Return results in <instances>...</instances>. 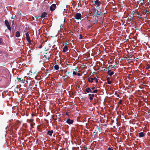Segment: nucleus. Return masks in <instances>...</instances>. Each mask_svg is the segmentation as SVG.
<instances>
[{
	"mask_svg": "<svg viewBox=\"0 0 150 150\" xmlns=\"http://www.w3.org/2000/svg\"><path fill=\"white\" fill-rule=\"evenodd\" d=\"M98 16L94 15L91 18V21L93 24H95L98 22Z\"/></svg>",
	"mask_w": 150,
	"mask_h": 150,
	"instance_id": "f257e3e1",
	"label": "nucleus"
},
{
	"mask_svg": "<svg viewBox=\"0 0 150 150\" xmlns=\"http://www.w3.org/2000/svg\"><path fill=\"white\" fill-rule=\"evenodd\" d=\"M5 25L7 27L8 29L11 31V28L9 25V23L8 21L7 20H5Z\"/></svg>",
	"mask_w": 150,
	"mask_h": 150,
	"instance_id": "f03ea898",
	"label": "nucleus"
},
{
	"mask_svg": "<svg viewBox=\"0 0 150 150\" xmlns=\"http://www.w3.org/2000/svg\"><path fill=\"white\" fill-rule=\"evenodd\" d=\"M17 79H18V81L20 82H21L22 83H25V80L24 79V78H20L19 77V76H17Z\"/></svg>",
	"mask_w": 150,
	"mask_h": 150,
	"instance_id": "7ed1b4c3",
	"label": "nucleus"
},
{
	"mask_svg": "<svg viewBox=\"0 0 150 150\" xmlns=\"http://www.w3.org/2000/svg\"><path fill=\"white\" fill-rule=\"evenodd\" d=\"M81 15L80 13H76L75 14V18L77 20L81 19Z\"/></svg>",
	"mask_w": 150,
	"mask_h": 150,
	"instance_id": "20e7f679",
	"label": "nucleus"
},
{
	"mask_svg": "<svg viewBox=\"0 0 150 150\" xmlns=\"http://www.w3.org/2000/svg\"><path fill=\"white\" fill-rule=\"evenodd\" d=\"M93 12L94 13L100 16L102 14L101 12L99 11L96 9H94Z\"/></svg>",
	"mask_w": 150,
	"mask_h": 150,
	"instance_id": "39448f33",
	"label": "nucleus"
},
{
	"mask_svg": "<svg viewBox=\"0 0 150 150\" xmlns=\"http://www.w3.org/2000/svg\"><path fill=\"white\" fill-rule=\"evenodd\" d=\"M50 53H46L44 55V57L46 59L48 60L50 58Z\"/></svg>",
	"mask_w": 150,
	"mask_h": 150,
	"instance_id": "423d86ee",
	"label": "nucleus"
},
{
	"mask_svg": "<svg viewBox=\"0 0 150 150\" xmlns=\"http://www.w3.org/2000/svg\"><path fill=\"white\" fill-rule=\"evenodd\" d=\"M74 121L73 120H71L70 118L68 119L67 121L66 122L69 125L72 124L74 122Z\"/></svg>",
	"mask_w": 150,
	"mask_h": 150,
	"instance_id": "0eeeda50",
	"label": "nucleus"
},
{
	"mask_svg": "<svg viewBox=\"0 0 150 150\" xmlns=\"http://www.w3.org/2000/svg\"><path fill=\"white\" fill-rule=\"evenodd\" d=\"M56 6L55 4H53L51 5L50 8V9L51 11H53L55 10Z\"/></svg>",
	"mask_w": 150,
	"mask_h": 150,
	"instance_id": "6e6552de",
	"label": "nucleus"
},
{
	"mask_svg": "<svg viewBox=\"0 0 150 150\" xmlns=\"http://www.w3.org/2000/svg\"><path fill=\"white\" fill-rule=\"evenodd\" d=\"M137 4H139L140 2L141 3V4L143 5H146V4H145L146 2H145V0H137Z\"/></svg>",
	"mask_w": 150,
	"mask_h": 150,
	"instance_id": "1a4fd4ad",
	"label": "nucleus"
},
{
	"mask_svg": "<svg viewBox=\"0 0 150 150\" xmlns=\"http://www.w3.org/2000/svg\"><path fill=\"white\" fill-rule=\"evenodd\" d=\"M139 137H143L145 136V134L143 132L139 133Z\"/></svg>",
	"mask_w": 150,
	"mask_h": 150,
	"instance_id": "9d476101",
	"label": "nucleus"
},
{
	"mask_svg": "<svg viewBox=\"0 0 150 150\" xmlns=\"http://www.w3.org/2000/svg\"><path fill=\"white\" fill-rule=\"evenodd\" d=\"M47 13L46 12H44L42 13L40 17L41 18H45L47 16Z\"/></svg>",
	"mask_w": 150,
	"mask_h": 150,
	"instance_id": "9b49d317",
	"label": "nucleus"
},
{
	"mask_svg": "<svg viewBox=\"0 0 150 150\" xmlns=\"http://www.w3.org/2000/svg\"><path fill=\"white\" fill-rule=\"evenodd\" d=\"M94 3L97 6H100V3L99 0H96V1H94Z\"/></svg>",
	"mask_w": 150,
	"mask_h": 150,
	"instance_id": "f8f14e48",
	"label": "nucleus"
},
{
	"mask_svg": "<svg viewBox=\"0 0 150 150\" xmlns=\"http://www.w3.org/2000/svg\"><path fill=\"white\" fill-rule=\"evenodd\" d=\"M111 71V70H109L108 71V72H107V73H108V75H110V76H112V75H113L114 73V71H112L111 72H110V71Z\"/></svg>",
	"mask_w": 150,
	"mask_h": 150,
	"instance_id": "ddd939ff",
	"label": "nucleus"
},
{
	"mask_svg": "<svg viewBox=\"0 0 150 150\" xmlns=\"http://www.w3.org/2000/svg\"><path fill=\"white\" fill-rule=\"evenodd\" d=\"M88 96L90 97V100H91L93 99V97H94V95L93 94H89Z\"/></svg>",
	"mask_w": 150,
	"mask_h": 150,
	"instance_id": "4468645a",
	"label": "nucleus"
},
{
	"mask_svg": "<svg viewBox=\"0 0 150 150\" xmlns=\"http://www.w3.org/2000/svg\"><path fill=\"white\" fill-rule=\"evenodd\" d=\"M53 132V131L52 130H51V131L49 130L47 131V133L50 136H52Z\"/></svg>",
	"mask_w": 150,
	"mask_h": 150,
	"instance_id": "2eb2a0df",
	"label": "nucleus"
},
{
	"mask_svg": "<svg viewBox=\"0 0 150 150\" xmlns=\"http://www.w3.org/2000/svg\"><path fill=\"white\" fill-rule=\"evenodd\" d=\"M85 91L87 93H88L90 92H92L91 89L90 88H86V89Z\"/></svg>",
	"mask_w": 150,
	"mask_h": 150,
	"instance_id": "dca6fc26",
	"label": "nucleus"
},
{
	"mask_svg": "<svg viewBox=\"0 0 150 150\" xmlns=\"http://www.w3.org/2000/svg\"><path fill=\"white\" fill-rule=\"evenodd\" d=\"M34 89V88L33 86H32L31 84H30L29 85V87L28 88V89L29 90H31Z\"/></svg>",
	"mask_w": 150,
	"mask_h": 150,
	"instance_id": "f3484780",
	"label": "nucleus"
},
{
	"mask_svg": "<svg viewBox=\"0 0 150 150\" xmlns=\"http://www.w3.org/2000/svg\"><path fill=\"white\" fill-rule=\"evenodd\" d=\"M95 78H89L88 79V81L90 83H92L93 82V80Z\"/></svg>",
	"mask_w": 150,
	"mask_h": 150,
	"instance_id": "a211bd4d",
	"label": "nucleus"
},
{
	"mask_svg": "<svg viewBox=\"0 0 150 150\" xmlns=\"http://www.w3.org/2000/svg\"><path fill=\"white\" fill-rule=\"evenodd\" d=\"M68 50V47L67 45L65 46L64 47L63 49V52H66L67 51V50Z\"/></svg>",
	"mask_w": 150,
	"mask_h": 150,
	"instance_id": "6ab92c4d",
	"label": "nucleus"
},
{
	"mask_svg": "<svg viewBox=\"0 0 150 150\" xmlns=\"http://www.w3.org/2000/svg\"><path fill=\"white\" fill-rule=\"evenodd\" d=\"M20 36V33L18 31H17L16 33V36L17 37H19Z\"/></svg>",
	"mask_w": 150,
	"mask_h": 150,
	"instance_id": "aec40b11",
	"label": "nucleus"
},
{
	"mask_svg": "<svg viewBox=\"0 0 150 150\" xmlns=\"http://www.w3.org/2000/svg\"><path fill=\"white\" fill-rule=\"evenodd\" d=\"M54 68L55 69L57 70L59 68V67L58 65H55L54 66Z\"/></svg>",
	"mask_w": 150,
	"mask_h": 150,
	"instance_id": "412c9836",
	"label": "nucleus"
},
{
	"mask_svg": "<svg viewBox=\"0 0 150 150\" xmlns=\"http://www.w3.org/2000/svg\"><path fill=\"white\" fill-rule=\"evenodd\" d=\"M29 43V44L30 45H31L33 46L34 45H35V42H32L31 41Z\"/></svg>",
	"mask_w": 150,
	"mask_h": 150,
	"instance_id": "4be33fe9",
	"label": "nucleus"
},
{
	"mask_svg": "<svg viewBox=\"0 0 150 150\" xmlns=\"http://www.w3.org/2000/svg\"><path fill=\"white\" fill-rule=\"evenodd\" d=\"M26 38H30V36L28 32H27L25 34Z\"/></svg>",
	"mask_w": 150,
	"mask_h": 150,
	"instance_id": "5701e85b",
	"label": "nucleus"
},
{
	"mask_svg": "<svg viewBox=\"0 0 150 150\" xmlns=\"http://www.w3.org/2000/svg\"><path fill=\"white\" fill-rule=\"evenodd\" d=\"M76 69H73V74H74L75 75H77L76 73L74 71V70H76Z\"/></svg>",
	"mask_w": 150,
	"mask_h": 150,
	"instance_id": "b1692460",
	"label": "nucleus"
},
{
	"mask_svg": "<svg viewBox=\"0 0 150 150\" xmlns=\"http://www.w3.org/2000/svg\"><path fill=\"white\" fill-rule=\"evenodd\" d=\"M150 68V65L149 64H147L146 65V69H149Z\"/></svg>",
	"mask_w": 150,
	"mask_h": 150,
	"instance_id": "393cba45",
	"label": "nucleus"
},
{
	"mask_svg": "<svg viewBox=\"0 0 150 150\" xmlns=\"http://www.w3.org/2000/svg\"><path fill=\"white\" fill-rule=\"evenodd\" d=\"M35 125V124L34 123H33L30 124V125L31 127L32 128H33V126Z\"/></svg>",
	"mask_w": 150,
	"mask_h": 150,
	"instance_id": "a878e982",
	"label": "nucleus"
},
{
	"mask_svg": "<svg viewBox=\"0 0 150 150\" xmlns=\"http://www.w3.org/2000/svg\"><path fill=\"white\" fill-rule=\"evenodd\" d=\"M83 36L81 34H80L79 35V39H83Z\"/></svg>",
	"mask_w": 150,
	"mask_h": 150,
	"instance_id": "bb28decb",
	"label": "nucleus"
},
{
	"mask_svg": "<svg viewBox=\"0 0 150 150\" xmlns=\"http://www.w3.org/2000/svg\"><path fill=\"white\" fill-rule=\"evenodd\" d=\"M26 39L27 41L29 43L31 41L30 38H26Z\"/></svg>",
	"mask_w": 150,
	"mask_h": 150,
	"instance_id": "cd10ccee",
	"label": "nucleus"
},
{
	"mask_svg": "<svg viewBox=\"0 0 150 150\" xmlns=\"http://www.w3.org/2000/svg\"><path fill=\"white\" fill-rule=\"evenodd\" d=\"M98 90H97L96 89V90H93L92 92L93 93H96L98 92Z\"/></svg>",
	"mask_w": 150,
	"mask_h": 150,
	"instance_id": "c85d7f7f",
	"label": "nucleus"
},
{
	"mask_svg": "<svg viewBox=\"0 0 150 150\" xmlns=\"http://www.w3.org/2000/svg\"><path fill=\"white\" fill-rule=\"evenodd\" d=\"M96 130L95 131L93 132V136L94 135H95L96 134H98L97 132H96Z\"/></svg>",
	"mask_w": 150,
	"mask_h": 150,
	"instance_id": "c756f323",
	"label": "nucleus"
},
{
	"mask_svg": "<svg viewBox=\"0 0 150 150\" xmlns=\"http://www.w3.org/2000/svg\"><path fill=\"white\" fill-rule=\"evenodd\" d=\"M3 42V41L2 39L0 38V45H1Z\"/></svg>",
	"mask_w": 150,
	"mask_h": 150,
	"instance_id": "7c9ffc66",
	"label": "nucleus"
},
{
	"mask_svg": "<svg viewBox=\"0 0 150 150\" xmlns=\"http://www.w3.org/2000/svg\"><path fill=\"white\" fill-rule=\"evenodd\" d=\"M136 13V12L135 11H133L132 13H131V15H133L134 16L135 14Z\"/></svg>",
	"mask_w": 150,
	"mask_h": 150,
	"instance_id": "2f4dec72",
	"label": "nucleus"
},
{
	"mask_svg": "<svg viewBox=\"0 0 150 150\" xmlns=\"http://www.w3.org/2000/svg\"><path fill=\"white\" fill-rule=\"evenodd\" d=\"M82 68H83L84 67H85L86 69L87 68V67L86 66V65H85L83 64L82 65Z\"/></svg>",
	"mask_w": 150,
	"mask_h": 150,
	"instance_id": "473e14b6",
	"label": "nucleus"
},
{
	"mask_svg": "<svg viewBox=\"0 0 150 150\" xmlns=\"http://www.w3.org/2000/svg\"><path fill=\"white\" fill-rule=\"evenodd\" d=\"M33 120H34L33 119H30L29 120V122H32L33 121Z\"/></svg>",
	"mask_w": 150,
	"mask_h": 150,
	"instance_id": "72a5a7b5",
	"label": "nucleus"
},
{
	"mask_svg": "<svg viewBox=\"0 0 150 150\" xmlns=\"http://www.w3.org/2000/svg\"><path fill=\"white\" fill-rule=\"evenodd\" d=\"M88 23L90 24L91 23H92V22L91 21V20H88Z\"/></svg>",
	"mask_w": 150,
	"mask_h": 150,
	"instance_id": "f704fd0d",
	"label": "nucleus"
},
{
	"mask_svg": "<svg viewBox=\"0 0 150 150\" xmlns=\"http://www.w3.org/2000/svg\"><path fill=\"white\" fill-rule=\"evenodd\" d=\"M119 103L120 104H122V100H120L119 102Z\"/></svg>",
	"mask_w": 150,
	"mask_h": 150,
	"instance_id": "c9c22d12",
	"label": "nucleus"
},
{
	"mask_svg": "<svg viewBox=\"0 0 150 150\" xmlns=\"http://www.w3.org/2000/svg\"><path fill=\"white\" fill-rule=\"evenodd\" d=\"M107 83L108 84H110L112 83L111 81H110L109 80L107 81Z\"/></svg>",
	"mask_w": 150,
	"mask_h": 150,
	"instance_id": "e433bc0d",
	"label": "nucleus"
},
{
	"mask_svg": "<svg viewBox=\"0 0 150 150\" xmlns=\"http://www.w3.org/2000/svg\"><path fill=\"white\" fill-rule=\"evenodd\" d=\"M97 128H98V129L99 131V132H100V127L98 126H97Z\"/></svg>",
	"mask_w": 150,
	"mask_h": 150,
	"instance_id": "4c0bfd02",
	"label": "nucleus"
},
{
	"mask_svg": "<svg viewBox=\"0 0 150 150\" xmlns=\"http://www.w3.org/2000/svg\"><path fill=\"white\" fill-rule=\"evenodd\" d=\"M136 14L138 15H140V13H139V12L137 11L136 12Z\"/></svg>",
	"mask_w": 150,
	"mask_h": 150,
	"instance_id": "58836bf2",
	"label": "nucleus"
},
{
	"mask_svg": "<svg viewBox=\"0 0 150 150\" xmlns=\"http://www.w3.org/2000/svg\"><path fill=\"white\" fill-rule=\"evenodd\" d=\"M92 26V25H89L88 26V28H91Z\"/></svg>",
	"mask_w": 150,
	"mask_h": 150,
	"instance_id": "ea45409f",
	"label": "nucleus"
},
{
	"mask_svg": "<svg viewBox=\"0 0 150 150\" xmlns=\"http://www.w3.org/2000/svg\"><path fill=\"white\" fill-rule=\"evenodd\" d=\"M94 79L95 80L96 82V83H97L98 82V80L97 79L95 78V79Z\"/></svg>",
	"mask_w": 150,
	"mask_h": 150,
	"instance_id": "a19ab883",
	"label": "nucleus"
},
{
	"mask_svg": "<svg viewBox=\"0 0 150 150\" xmlns=\"http://www.w3.org/2000/svg\"><path fill=\"white\" fill-rule=\"evenodd\" d=\"M108 150H114L113 149L109 147L108 148Z\"/></svg>",
	"mask_w": 150,
	"mask_h": 150,
	"instance_id": "79ce46f5",
	"label": "nucleus"
},
{
	"mask_svg": "<svg viewBox=\"0 0 150 150\" xmlns=\"http://www.w3.org/2000/svg\"><path fill=\"white\" fill-rule=\"evenodd\" d=\"M42 47V45H40L38 46V48L39 49L41 48Z\"/></svg>",
	"mask_w": 150,
	"mask_h": 150,
	"instance_id": "37998d69",
	"label": "nucleus"
},
{
	"mask_svg": "<svg viewBox=\"0 0 150 150\" xmlns=\"http://www.w3.org/2000/svg\"><path fill=\"white\" fill-rule=\"evenodd\" d=\"M115 66V65H110V66H109V67H111L112 68H113Z\"/></svg>",
	"mask_w": 150,
	"mask_h": 150,
	"instance_id": "c03bdc74",
	"label": "nucleus"
},
{
	"mask_svg": "<svg viewBox=\"0 0 150 150\" xmlns=\"http://www.w3.org/2000/svg\"><path fill=\"white\" fill-rule=\"evenodd\" d=\"M77 75L78 76H80L81 75V74L79 73H78L77 74Z\"/></svg>",
	"mask_w": 150,
	"mask_h": 150,
	"instance_id": "a18cd8bd",
	"label": "nucleus"
},
{
	"mask_svg": "<svg viewBox=\"0 0 150 150\" xmlns=\"http://www.w3.org/2000/svg\"><path fill=\"white\" fill-rule=\"evenodd\" d=\"M107 81L109 80V79H110L109 77H108V76H107Z\"/></svg>",
	"mask_w": 150,
	"mask_h": 150,
	"instance_id": "49530a36",
	"label": "nucleus"
},
{
	"mask_svg": "<svg viewBox=\"0 0 150 150\" xmlns=\"http://www.w3.org/2000/svg\"><path fill=\"white\" fill-rule=\"evenodd\" d=\"M132 18L131 17V18L130 19V20L131 21H132L133 20V18Z\"/></svg>",
	"mask_w": 150,
	"mask_h": 150,
	"instance_id": "de8ad7c7",
	"label": "nucleus"
},
{
	"mask_svg": "<svg viewBox=\"0 0 150 150\" xmlns=\"http://www.w3.org/2000/svg\"><path fill=\"white\" fill-rule=\"evenodd\" d=\"M35 18H36L37 19H38V18H40V17H39V16H35Z\"/></svg>",
	"mask_w": 150,
	"mask_h": 150,
	"instance_id": "09e8293b",
	"label": "nucleus"
},
{
	"mask_svg": "<svg viewBox=\"0 0 150 150\" xmlns=\"http://www.w3.org/2000/svg\"><path fill=\"white\" fill-rule=\"evenodd\" d=\"M14 20H13V21H12V25H13L14 24Z\"/></svg>",
	"mask_w": 150,
	"mask_h": 150,
	"instance_id": "8fccbe9b",
	"label": "nucleus"
},
{
	"mask_svg": "<svg viewBox=\"0 0 150 150\" xmlns=\"http://www.w3.org/2000/svg\"><path fill=\"white\" fill-rule=\"evenodd\" d=\"M95 88V87H92V88H91V89L92 90H94V89Z\"/></svg>",
	"mask_w": 150,
	"mask_h": 150,
	"instance_id": "3c124183",
	"label": "nucleus"
},
{
	"mask_svg": "<svg viewBox=\"0 0 150 150\" xmlns=\"http://www.w3.org/2000/svg\"><path fill=\"white\" fill-rule=\"evenodd\" d=\"M103 21L102 20H101V22H100V23L101 24H102L103 23Z\"/></svg>",
	"mask_w": 150,
	"mask_h": 150,
	"instance_id": "603ef678",
	"label": "nucleus"
},
{
	"mask_svg": "<svg viewBox=\"0 0 150 150\" xmlns=\"http://www.w3.org/2000/svg\"><path fill=\"white\" fill-rule=\"evenodd\" d=\"M132 16H131V18H133L134 17V15H132Z\"/></svg>",
	"mask_w": 150,
	"mask_h": 150,
	"instance_id": "864d4df0",
	"label": "nucleus"
},
{
	"mask_svg": "<svg viewBox=\"0 0 150 150\" xmlns=\"http://www.w3.org/2000/svg\"><path fill=\"white\" fill-rule=\"evenodd\" d=\"M117 91H116L115 92V95H117Z\"/></svg>",
	"mask_w": 150,
	"mask_h": 150,
	"instance_id": "5fc2aeb1",
	"label": "nucleus"
},
{
	"mask_svg": "<svg viewBox=\"0 0 150 150\" xmlns=\"http://www.w3.org/2000/svg\"><path fill=\"white\" fill-rule=\"evenodd\" d=\"M11 19H14V17H13V16H12L11 18Z\"/></svg>",
	"mask_w": 150,
	"mask_h": 150,
	"instance_id": "6e6d98bb",
	"label": "nucleus"
},
{
	"mask_svg": "<svg viewBox=\"0 0 150 150\" xmlns=\"http://www.w3.org/2000/svg\"><path fill=\"white\" fill-rule=\"evenodd\" d=\"M31 115L32 117H33L34 115L33 114H32Z\"/></svg>",
	"mask_w": 150,
	"mask_h": 150,
	"instance_id": "4d7b16f0",
	"label": "nucleus"
},
{
	"mask_svg": "<svg viewBox=\"0 0 150 150\" xmlns=\"http://www.w3.org/2000/svg\"><path fill=\"white\" fill-rule=\"evenodd\" d=\"M138 18H139V19H140L141 18V17L140 16H138Z\"/></svg>",
	"mask_w": 150,
	"mask_h": 150,
	"instance_id": "13d9d810",
	"label": "nucleus"
},
{
	"mask_svg": "<svg viewBox=\"0 0 150 150\" xmlns=\"http://www.w3.org/2000/svg\"><path fill=\"white\" fill-rule=\"evenodd\" d=\"M117 96L118 97H119V95L118 94H117Z\"/></svg>",
	"mask_w": 150,
	"mask_h": 150,
	"instance_id": "bf43d9fd",
	"label": "nucleus"
},
{
	"mask_svg": "<svg viewBox=\"0 0 150 150\" xmlns=\"http://www.w3.org/2000/svg\"><path fill=\"white\" fill-rule=\"evenodd\" d=\"M107 69H109V67H107Z\"/></svg>",
	"mask_w": 150,
	"mask_h": 150,
	"instance_id": "052dcab7",
	"label": "nucleus"
},
{
	"mask_svg": "<svg viewBox=\"0 0 150 150\" xmlns=\"http://www.w3.org/2000/svg\"><path fill=\"white\" fill-rule=\"evenodd\" d=\"M33 20H34V17H33Z\"/></svg>",
	"mask_w": 150,
	"mask_h": 150,
	"instance_id": "680f3d73",
	"label": "nucleus"
},
{
	"mask_svg": "<svg viewBox=\"0 0 150 150\" xmlns=\"http://www.w3.org/2000/svg\"><path fill=\"white\" fill-rule=\"evenodd\" d=\"M125 58H127V57H125Z\"/></svg>",
	"mask_w": 150,
	"mask_h": 150,
	"instance_id": "e2e57ef3",
	"label": "nucleus"
},
{
	"mask_svg": "<svg viewBox=\"0 0 150 150\" xmlns=\"http://www.w3.org/2000/svg\"><path fill=\"white\" fill-rule=\"evenodd\" d=\"M85 149H87V148H86H86H85Z\"/></svg>",
	"mask_w": 150,
	"mask_h": 150,
	"instance_id": "0e129e2a",
	"label": "nucleus"
},
{
	"mask_svg": "<svg viewBox=\"0 0 150 150\" xmlns=\"http://www.w3.org/2000/svg\"><path fill=\"white\" fill-rule=\"evenodd\" d=\"M95 73V72H94L93 73V74H94V73Z\"/></svg>",
	"mask_w": 150,
	"mask_h": 150,
	"instance_id": "69168bd1",
	"label": "nucleus"
},
{
	"mask_svg": "<svg viewBox=\"0 0 150 150\" xmlns=\"http://www.w3.org/2000/svg\"><path fill=\"white\" fill-rule=\"evenodd\" d=\"M95 73V72H94L93 73V74H94V73Z\"/></svg>",
	"mask_w": 150,
	"mask_h": 150,
	"instance_id": "338daca9",
	"label": "nucleus"
},
{
	"mask_svg": "<svg viewBox=\"0 0 150 150\" xmlns=\"http://www.w3.org/2000/svg\"><path fill=\"white\" fill-rule=\"evenodd\" d=\"M149 4L150 5V3H149Z\"/></svg>",
	"mask_w": 150,
	"mask_h": 150,
	"instance_id": "774afa93",
	"label": "nucleus"
}]
</instances>
